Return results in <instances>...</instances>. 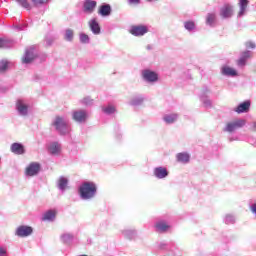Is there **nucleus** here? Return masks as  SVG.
I'll list each match as a JSON object with an SVG mask.
<instances>
[{
    "label": "nucleus",
    "instance_id": "f03ea898",
    "mask_svg": "<svg viewBox=\"0 0 256 256\" xmlns=\"http://www.w3.org/2000/svg\"><path fill=\"white\" fill-rule=\"evenodd\" d=\"M53 126L61 135L69 134L71 132L67 122L61 116H56Z\"/></svg>",
    "mask_w": 256,
    "mask_h": 256
},
{
    "label": "nucleus",
    "instance_id": "9d476101",
    "mask_svg": "<svg viewBox=\"0 0 256 256\" xmlns=\"http://www.w3.org/2000/svg\"><path fill=\"white\" fill-rule=\"evenodd\" d=\"M97 7V0H85L83 4L84 12L92 13Z\"/></svg>",
    "mask_w": 256,
    "mask_h": 256
},
{
    "label": "nucleus",
    "instance_id": "c9c22d12",
    "mask_svg": "<svg viewBox=\"0 0 256 256\" xmlns=\"http://www.w3.org/2000/svg\"><path fill=\"white\" fill-rule=\"evenodd\" d=\"M141 3V0H129V5H139Z\"/></svg>",
    "mask_w": 256,
    "mask_h": 256
},
{
    "label": "nucleus",
    "instance_id": "f8f14e48",
    "mask_svg": "<svg viewBox=\"0 0 256 256\" xmlns=\"http://www.w3.org/2000/svg\"><path fill=\"white\" fill-rule=\"evenodd\" d=\"M250 108L251 102L250 100H246L245 102H242V104H239L237 108H235V112H237V114H243L244 112H249Z\"/></svg>",
    "mask_w": 256,
    "mask_h": 256
},
{
    "label": "nucleus",
    "instance_id": "c85d7f7f",
    "mask_svg": "<svg viewBox=\"0 0 256 256\" xmlns=\"http://www.w3.org/2000/svg\"><path fill=\"white\" fill-rule=\"evenodd\" d=\"M17 3H19L21 5V7H24L27 10H31V8H32L29 0H17Z\"/></svg>",
    "mask_w": 256,
    "mask_h": 256
},
{
    "label": "nucleus",
    "instance_id": "423d86ee",
    "mask_svg": "<svg viewBox=\"0 0 256 256\" xmlns=\"http://www.w3.org/2000/svg\"><path fill=\"white\" fill-rule=\"evenodd\" d=\"M32 233L33 228L29 227L28 225H20L16 229V235H18V237H29V235H32Z\"/></svg>",
    "mask_w": 256,
    "mask_h": 256
},
{
    "label": "nucleus",
    "instance_id": "ddd939ff",
    "mask_svg": "<svg viewBox=\"0 0 256 256\" xmlns=\"http://www.w3.org/2000/svg\"><path fill=\"white\" fill-rule=\"evenodd\" d=\"M36 58V55L34 54V50H26L25 54L22 58V62L24 64H31V62H33Z\"/></svg>",
    "mask_w": 256,
    "mask_h": 256
},
{
    "label": "nucleus",
    "instance_id": "a19ab883",
    "mask_svg": "<svg viewBox=\"0 0 256 256\" xmlns=\"http://www.w3.org/2000/svg\"><path fill=\"white\" fill-rule=\"evenodd\" d=\"M251 210L253 213H256V203H254V205L251 206Z\"/></svg>",
    "mask_w": 256,
    "mask_h": 256
},
{
    "label": "nucleus",
    "instance_id": "393cba45",
    "mask_svg": "<svg viewBox=\"0 0 256 256\" xmlns=\"http://www.w3.org/2000/svg\"><path fill=\"white\" fill-rule=\"evenodd\" d=\"M51 0H31L34 7H43V5H49Z\"/></svg>",
    "mask_w": 256,
    "mask_h": 256
},
{
    "label": "nucleus",
    "instance_id": "2f4dec72",
    "mask_svg": "<svg viewBox=\"0 0 256 256\" xmlns=\"http://www.w3.org/2000/svg\"><path fill=\"white\" fill-rule=\"evenodd\" d=\"M8 68V62L7 60H1L0 62V72H5Z\"/></svg>",
    "mask_w": 256,
    "mask_h": 256
},
{
    "label": "nucleus",
    "instance_id": "bb28decb",
    "mask_svg": "<svg viewBox=\"0 0 256 256\" xmlns=\"http://www.w3.org/2000/svg\"><path fill=\"white\" fill-rule=\"evenodd\" d=\"M102 112H104V114H115L116 108L115 106L109 104L108 106L102 108Z\"/></svg>",
    "mask_w": 256,
    "mask_h": 256
},
{
    "label": "nucleus",
    "instance_id": "5701e85b",
    "mask_svg": "<svg viewBox=\"0 0 256 256\" xmlns=\"http://www.w3.org/2000/svg\"><path fill=\"white\" fill-rule=\"evenodd\" d=\"M155 227L157 231H160V232H165V231H168V229H170V225H168L165 221H160L156 223Z\"/></svg>",
    "mask_w": 256,
    "mask_h": 256
},
{
    "label": "nucleus",
    "instance_id": "473e14b6",
    "mask_svg": "<svg viewBox=\"0 0 256 256\" xmlns=\"http://www.w3.org/2000/svg\"><path fill=\"white\" fill-rule=\"evenodd\" d=\"M74 32L71 29L66 30L65 38L66 40H73Z\"/></svg>",
    "mask_w": 256,
    "mask_h": 256
},
{
    "label": "nucleus",
    "instance_id": "6e6552de",
    "mask_svg": "<svg viewBox=\"0 0 256 256\" xmlns=\"http://www.w3.org/2000/svg\"><path fill=\"white\" fill-rule=\"evenodd\" d=\"M252 56H253V54H252L251 50H244L240 54V57L237 60V65L238 66H246L247 60H249V58H252Z\"/></svg>",
    "mask_w": 256,
    "mask_h": 256
},
{
    "label": "nucleus",
    "instance_id": "39448f33",
    "mask_svg": "<svg viewBox=\"0 0 256 256\" xmlns=\"http://www.w3.org/2000/svg\"><path fill=\"white\" fill-rule=\"evenodd\" d=\"M41 170V163L32 161L25 169V174L29 176L37 175Z\"/></svg>",
    "mask_w": 256,
    "mask_h": 256
},
{
    "label": "nucleus",
    "instance_id": "7ed1b4c3",
    "mask_svg": "<svg viewBox=\"0 0 256 256\" xmlns=\"http://www.w3.org/2000/svg\"><path fill=\"white\" fill-rule=\"evenodd\" d=\"M148 31V26H145L144 24H134L129 30V32L134 36H143Z\"/></svg>",
    "mask_w": 256,
    "mask_h": 256
},
{
    "label": "nucleus",
    "instance_id": "4c0bfd02",
    "mask_svg": "<svg viewBox=\"0 0 256 256\" xmlns=\"http://www.w3.org/2000/svg\"><path fill=\"white\" fill-rule=\"evenodd\" d=\"M7 251L6 249H3V247H0V256L6 255Z\"/></svg>",
    "mask_w": 256,
    "mask_h": 256
},
{
    "label": "nucleus",
    "instance_id": "72a5a7b5",
    "mask_svg": "<svg viewBox=\"0 0 256 256\" xmlns=\"http://www.w3.org/2000/svg\"><path fill=\"white\" fill-rule=\"evenodd\" d=\"M80 40L83 43H87V42H89L90 38H89L88 34L81 33L80 34Z\"/></svg>",
    "mask_w": 256,
    "mask_h": 256
},
{
    "label": "nucleus",
    "instance_id": "37998d69",
    "mask_svg": "<svg viewBox=\"0 0 256 256\" xmlns=\"http://www.w3.org/2000/svg\"><path fill=\"white\" fill-rule=\"evenodd\" d=\"M80 256H88V255H80Z\"/></svg>",
    "mask_w": 256,
    "mask_h": 256
},
{
    "label": "nucleus",
    "instance_id": "aec40b11",
    "mask_svg": "<svg viewBox=\"0 0 256 256\" xmlns=\"http://www.w3.org/2000/svg\"><path fill=\"white\" fill-rule=\"evenodd\" d=\"M176 159L182 163H188L190 161V155L187 152L177 153Z\"/></svg>",
    "mask_w": 256,
    "mask_h": 256
},
{
    "label": "nucleus",
    "instance_id": "1a4fd4ad",
    "mask_svg": "<svg viewBox=\"0 0 256 256\" xmlns=\"http://www.w3.org/2000/svg\"><path fill=\"white\" fill-rule=\"evenodd\" d=\"M142 76L144 80H147L148 82H157L159 78L157 72H154L153 70H143Z\"/></svg>",
    "mask_w": 256,
    "mask_h": 256
},
{
    "label": "nucleus",
    "instance_id": "4468645a",
    "mask_svg": "<svg viewBox=\"0 0 256 256\" xmlns=\"http://www.w3.org/2000/svg\"><path fill=\"white\" fill-rule=\"evenodd\" d=\"M154 175L158 177V179H163L164 177H167V175H169V171L167 167H155Z\"/></svg>",
    "mask_w": 256,
    "mask_h": 256
},
{
    "label": "nucleus",
    "instance_id": "c756f323",
    "mask_svg": "<svg viewBox=\"0 0 256 256\" xmlns=\"http://www.w3.org/2000/svg\"><path fill=\"white\" fill-rule=\"evenodd\" d=\"M68 179L66 177H60L59 179V187L60 189H65L67 187Z\"/></svg>",
    "mask_w": 256,
    "mask_h": 256
},
{
    "label": "nucleus",
    "instance_id": "f704fd0d",
    "mask_svg": "<svg viewBox=\"0 0 256 256\" xmlns=\"http://www.w3.org/2000/svg\"><path fill=\"white\" fill-rule=\"evenodd\" d=\"M246 48H256L255 42H252L251 40L246 42Z\"/></svg>",
    "mask_w": 256,
    "mask_h": 256
},
{
    "label": "nucleus",
    "instance_id": "2eb2a0df",
    "mask_svg": "<svg viewBox=\"0 0 256 256\" xmlns=\"http://www.w3.org/2000/svg\"><path fill=\"white\" fill-rule=\"evenodd\" d=\"M16 108L22 116H26L28 114V106L24 104L23 100L17 101Z\"/></svg>",
    "mask_w": 256,
    "mask_h": 256
},
{
    "label": "nucleus",
    "instance_id": "58836bf2",
    "mask_svg": "<svg viewBox=\"0 0 256 256\" xmlns=\"http://www.w3.org/2000/svg\"><path fill=\"white\" fill-rule=\"evenodd\" d=\"M92 102V100H90L89 98H84L83 103L84 104H90Z\"/></svg>",
    "mask_w": 256,
    "mask_h": 256
},
{
    "label": "nucleus",
    "instance_id": "ea45409f",
    "mask_svg": "<svg viewBox=\"0 0 256 256\" xmlns=\"http://www.w3.org/2000/svg\"><path fill=\"white\" fill-rule=\"evenodd\" d=\"M140 102H143V99H140V100H133V101H132V104L137 105V104H139Z\"/></svg>",
    "mask_w": 256,
    "mask_h": 256
},
{
    "label": "nucleus",
    "instance_id": "f3484780",
    "mask_svg": "<svg viewBox=\"0 0 256 256\" xmlns=\"http://www.w3.org/2000/svg\"><path fill=\"white\" fill-rule=\"evenodd\" d=\"M111 12H112V8H111L110 4H102L98 8V14H101L102 16H109V14H111Z\"/></svg>",
    "mask_w": 256,
    "mask_h": 256
},
{
    "label": "nucleus",
    "instance_id": "79ce46f5",
    "mask_svg": "<svg viewBox=\"0 0 256 256\" xmlns=\"http://www.w3.org/2000/svg\"><path fill=\"white\" fill-rule=\"evenodd\" d=\"M254 130H256V122H255V124H254Z\"/></svg>",
    "mask_w": 256,
    "mask_h": 256
},
{
    "label": "nucleus",
    "instance_id": "a211bd4d",
    "mask_svg": "<svg viewBox=\"0 0 256 256\" xmlns=\"http://www.w3.org/2000/svg\"><path fill=\"white\" fill-rule=\"evenodd\" d=\"M10 149L13 153H16L17 155H22L23 153H25V148L23 144H18V142L12 144Z\"/></svg>",
    "mask_w": 256,
    "mask_h": 256
},
{
    "label": "nucleus",
    "instance_id": "4be33fe9",
    "mask_svg": "<svg viewBox=\"0 0 256 256\" xmlns=\"http://www.w3.org/2000/svg\"><path fill=\"white\" fill-rule=\"evenodd\" d=\"M49 151L52 155H58L61 152L60 144H58V142H53L49 147Z\"/></svg>",
    "mask_w": 256,
    "mask_h": 256
},
{
    "label": "nucleus",
    "instance_id": "6ab92c4d",
    "mask_svg": "<svg viewBox=\"0 0 256 256\" xmlns=\"http://www.w3.org/2000/svg\"><path fill=\"white\" fill-rule=\"evenodd\" d=\"M89 26H90L92 32H94V34H100V32H101L100 24H99V22H97L96 19L90 20Z\"/></svg>",
    "mask_w": 256,
    "mask_h": 256
},
{
    "label": "nucleus",
    "instance_id": "7c9ffc66",
    "mask_svg": "<svg viewBox=\"0 0 256 256\" xmlns=\"http://www.w3.org/2000/svg\"><path fill=\"white\" fill-rule=\"evenodd\" d=\"M185 28H187V30H193V28H195V22L193 20H188L185 22Z\"/></svg>",
    "mask_w": 256,
    "mask_h": 256
},
{
    "label": "nucleus",
    "instance_id": "cd10ccee",
    "mask_svg": "<svg viewBox=\"0 0 256 256\" xmlns=\"http://www.w3.org/2000/svg\"><path fill=\"white\" fill-rule=\"evenodd\" d=\"M217 16L214 12H209L206 17L207 24H213L216 20Z\"/></svg>",
    "mask_w": 256,
    "mask_h": 256
},
{
    "label": "nucleus",
    "instance_id": "0eeeda50",
    "mask_svg": "<svg viewBox=\"0 0 256 256\" xmlns=\"http://www.w3.org/2000/svg\"><path fill=\"white\" fill-rule=\"evenodd\" d=\"M234 14V8L232 4H223L220 8V16L223 18H231Z\"/></svg>",
    "mask_w": 256,
    "mask_h": 256
},
{
    "label": "nucleus",
    "instance_id": "f257e3e1",
    "mask_svg": "<svg viewBox=\"0 0 256 256\" xmlns=\"http://www.w3.org/2000/svg\"><path fill=\"white\" fill-rule=\"evenodd\" d=\"M79 193L82 199H92L97 193V185L93 181H85L79 187Z\"/></svg>",
    "mask_w": 256,
    "mask_h": 256
},
{
    "label": "nucleus",
    "instance_id": "412c9836",
    "mask_svg": "<svg viewBox=\"0 0 256 256\" xmlns=\"http://www.w3.org/2000/svg\"><path fill=\"white\" fill-rule=\"evenodd\" d=\"M222 74H225L226 76H237V70L230 66H224V68H222Z\"/></svg>",
    "mask_w": 256,
    "mask_h": 256
},
{
    "label": "nucleus",
    "instance_id": "a878e982",
    "mask_svg": "<svg viewBox=\"0 0 256 256\" xmlns=\"http://www.w3.org/2000/svg\"><path fill=\"white\" fill-rule=\"evenodd\" d=\"M177 118V114H170L169 116H164V121L167 124H173L174 122H176Z\"/></svg>",
    "mask_w": 256,
    "mask_h": 256
},
{
    "label": "nucleus",
    "instance_id": "b1692460",
    "mask_svg": "<svg viewBox=\"0 0 256 256\" xmlns=\"http://www.w3.org/2000/svg\"><path fill=\"white\" fill-rule=\"evenodd\" d=\"M240 10L238 12L239 16H242L245 14V10L247 9L249 5V0H239Z\"/></svg>",
    "mask_w": 256,
    "mask_h": 256
},
{
    "label": "nucleus",
    "instance_id": "dca6fc26",
    "mask_svg": "<svg viewBox=\"0 0 256 256\" xmlns=\"http://www.w3.org/2000/svg\"><path fill=\"white\" fill-rule=\"evenodd\" d=\"M56 215V209H49V211H46V213H44L42 219L43 221H54V219H56Z\"/></svg>",
    "mask_w": 256,
    "mask_h": 256
},
{
    "label": "nucleus",
    "instance_id": "e433bc0d",
    "mask_svg": "<svg viewBox=\"0 0 256 256\" xmlns=\"http://www.w3.org/2000/svg\"><path fill=\"white\" fill-rule=\"evenodd\" d=\"M7 40L0 38V47L6 46Z\"/></svg>",
    "mask_w": 256,
    "mask_h": 256
},
{
    "label": "nucleus",
    "instance_id": "20e7f679",
    "mask_svg": "<svg viewBox=\"0 0 256 256\" xmlns=\"http://www.w3.org/2000/svg\"><path fill=\"white\" fill-rule=\"evenodd\" d=\"M246 122L245 120H234V122H229L226 125V128L224 129L225 132H235V130H238L239 128H243L245 126Z\"/></svg>",
    "mask_w": 256,
    "mask_h": 256
},
{
    "label": "nucleus",
    "instance_id": "9b49d317",
    "mask_svg": "<svg viewBox=\"0 0 256 256\" xmlns=\"http://www.w3.org/2000/svg\"><path fill=\"white\" fill-rule=\"evenodd\" d=\"M87 117V112H85L84 110H78L76 112H73V120H75V122H86Z\"/></svg>",
    "mask_w": 256,
    "mask_h": 256
}]
</instances>
